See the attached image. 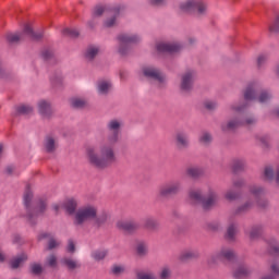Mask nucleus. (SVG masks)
Instances as JSON below:
<instances>
[{
  "label": "nucleus",
  "mask_w": 279,
  "mask_h": 279,
  "mask_svg": "<svg viewBox=\"0 0 279 279\" xmlns=\"http://www.w3.org/2000/svg\"><path fill=\"white\" fill-rule=\"evenodd\" d=\"M63 36H69L70 38H77L80 32L75 28H64L62 32Z\"/></svg>",
  "instance_id": "nucleus-34"
},
{
  "label": "nucleus",
  "mask_w": 279,
  "mask_h": 279,
  "mask_svg": "<svg viewBox=\"0 0 279 279\" xmlns=\"http://www.w3.org/2000/svg\"><path fill=\"white\" fill-rule=\"evenodd\" d=\"M232 110H235V112H241V110H243V107H232Z\"/></svg>",
  "instance_id": "nucleus-62"
},
{
  "label": "nucleus",
  "mask_w": 279,
  "mask_h": 279,
  "mask_svg": "<svg viewBox=\"0 0 279 279\" xmlns=\"http://www.w3.org/2000/svg\"><path fill=\"white\" fill-rule=\"evenodd\" d=\"M236 232H239L236 225H230L227 229L226 239L228 241H234V239H236Z\"/></svg>",
  "instance_id": "nucleus-22"
},
{
  "label": "nucleus",
  "mask_w": 279,
  "mask_h": 279,
  "mask_svg": "<svg viewBox=\"0 0 279 279\" xmlns=\"http://www.w3.org/2000/svg\"><path fill=\"white\" fill-rule=\"evenodd\" d=\"M143 73L145 77H148V80H155L156 82H159V84L165 82V74L158 71V69L146 66L143 69Z\"/></svg>",
  "instance_id": "nucleus-9"
},
{
  "label": "nucleus",
  "mask_w": 279,
  "mask_h": 279,
  "mask_svg": "<svg viewBox=\"0 0 279 279\" xmlns=\"http://www.w3.org/2000/svg\"><path fill=\"white\" fill-rule=\"evenodd\" d=\"M144 226L147 230H156V228H158V222L151 218H147Z\"/></svg>",
  "instance_id": "nucleus-36"
},
{
  "label": "nucleus",
  "mask_w": 279,
  "mask_h": 279,
  "mask_svg": "<svg viewBox=\"0 0 279 279\" xmlns=\"http://www.w3.org/2000/svg\"><path fill=\"white\" fill-rule=\"evenodd\" d=\"M269 99H271V94H269V92L264 90L259 94V97H258L259 104H265L269 101Z\"/></svg>",
  "instance_id": "nucleus-38"
},
{
  "label": "nucleus",
  "mask_w": 279,
  "mask_h": 279,
  "mask_svg": "<svg viewBox=\"0 0 279 279\" xmlns=\"http://www.w3.org/2000/svg\"><path fill=\"white\" fill-rule=\"evenodd\" d=\"M211 141L213 136L208 132L203 133L199 137V143H202V145H208Z\"/></svg>",
  "instance_id": "nucleus-37"
},
{
  "label": "nucleus",
  "mask_w": 279,
  "mask_h": 279,
  "mask_svg": "<svg viewBox=\"0 0 279 279\" xmlns=\"http://www.w3.org/2000/svg\"><path fill=\"white\" fill-rule=\"evenodd\" d=\"M44 60H49L51 56H53V52L51 50H44L41 53Z\"/></svg>",
  "instance_id": "nucleus-54"
},
{
  "label": "nucleus",
  "mask_w": 279,
  "mask_h": 279,
  "mask_svg": "<svg viewBox=\"0 0 279 279\" xmlns=\"http://www.w3.org/2000/svg\"><path fill=\"white\" fill-rule=\"evenodd\" d=\"M17 112L19 114H32V112H34V108L27 105H22L17 107Z\"/></svg>",
  "instance_id": "nucleus-35"
},
{
  "label": "nucleus",
  "mask_w": 279,
  "mask_h": 279,
  "mask_svg": "<svg viewBox=\"0 0 279 279\" xmlns=\"http://www.w3.org/2000/svg\"><path fill=\"white\" fill-rule=\"evenodd\" d=\"M57 264H58V259L56 258V255H50L48 257L49 267H56Z\"/></svg>",
  "instance_id": "nucleus-50"
},
{
  "label": "nucleus",
  "mask_w": 279,
  "mask_h": 279,
  "mask_svg": "<svg viewBox=\"0 0 279 279\" xmlns=\"http://www.w3.org/2000/svg\"><path fill=\"white\" fill-rule=\"evenodd\" d=\"M250 274H252V270L247 269V267L245 266H240L234 272L233 276L236 279H241V278H247V276H250Z\"/></svg>",
  "instance_id": "nucleus-20"
},
{
  "label": "nucleus",
  "mask_w": 279,
  "mask_h": 279,
  "mask_svg": "<svg viewBox=\"0 0 279 279\" xmlns=\"http://www.w3.org/2000/svg\"><path fill=\"white\" fill-rule=\"evenodd\" d=\"M34 194L32 193L31 186L26 185V190L24 192V206L26 208V218L31 226L36 225V219L38 216L43 215L47 210V202L40 199L37 203V207L32 208V199Z\"/></svg>",
  "instance_id": "nucleus-2"
},
{
  "label": "nucleus",
  "mask_w": 279,
  "mask_h": 279,
  "mask_svg": "<svg viewBox=\"0 0 279 279\" xmlns=\"http://www.w3.org/2000/svg\"><path fill=\"white\" fill-rule=\"evenodd\" d=\"M63 208L66 210V213H69V215H73L75 213V210H77V201H75L73 198L68 199L63 204Z\"/></svg>",
  "instance_id": "nucleus-19"
},
{
  "label": "nucleus",
  "mask_w": 279,
  "mask_h": 279,
  "mask_svg": "<svg viewBox=\"0 0 279 279\" xmlns=\"http://www.w3.org/2000/svg\"><path fill=\"white\" fill-rule=\"evenodd\" d=\"M121 128V123H119V121L117 120H112L109 122L108 124V129H109V136H117V142L119 141V129Z\"/></svg>",
  "instance_id": "nucleus-18"
},
{
  "label": "nucleus",
  "mask_w": 279,
  "mask_h": 279,
  "mask_svg": "<svg viewBox=\"0 0 279 279\" xmlns=\"http://www.w3.org/2000/svg\"><path fill=\"white\" fill-rule=\"evenodd\" d=\"M243 184V180L234 181L233 186L234 189H241V185Z\"/></svg>",
  "instance_id": "nucleus-60"
},
{
  "label": "nucleus",
  "mask_w": 279,
  "mask_h": 279,
  "mask_svg": "<svg viewBox=\"0 0 279 279\" xmlns=\"http://www.w3.org/2000/svg\"><path fill=\"white\" fill-rule=\"evenodd\" d=\"M195 80V72L189 71L182 76L181 90H191L193 88V81Z\"/></svg>",
  "instance_id": "nucleus-14"
},
{
  "label": "nucleus",
  "mask_w": 279,
  "mask_h": 279,
  "mask_svg": "<svg viewBox=\"0 0 279 279\" xmlns=\"http://www.w3.org/2000/svg\"><path fill=\"white\" fill-rule=\"evenodd\" d=\"M138 279H156L149 272H138L137 274Z\"/></svg>",
  "instance_id": "nucleus-47"
},
{
  "label": "nucleus",
  "mask_w": 279,
  "mask_h": 279,
  "mask_svg": "<svg viewBox=\"0 0 279 279\" xmlns=\"http://www.w3.org/2000/svg\"><path fill=\"white\" fill-rule=\"evenodd\" d=\"M99 53V48L89 47L85 53V58L87 60H94V58Z\"/></svg>",
  "instance_id": "nucleus-32"
},
{
  "label": "nucleus",
  "mask_w": 279,
  "mask_h": 279,
  "mask_svg": "<svg viewBox=\"0 0 279 279\" xmlns=\"http://www.w3.org/2000/svg\"><path fill=\"white\" fill-rule=\"evenodd\" d=\"M177 145L179 147H187L189 146V137L184 133L177 134Z\"/></svg>",
  "instance_id": "nucleus-27"
},
{
  "label": "nucleus",
  "mask_w": 279,
  "mask_h": 279,
  "mask_svg": "<svg viewBox=\"0 0 279 279\" xmlns=\"http://www.w3.org/2000/svg\"><path fill=\"white\" fill-rule=\"evenodd\" d=\"M45 147H46V151H48V154L56 151V140H53V137H49V136L46 137Z\"/></svg>",
  "instance_id": "nucleus-28"
},
{
  "label": "nucleus",
  "mask_w": 279,
  "mask_h": 279,
  "mask_svg": "<svg viewBox=\"0 0 279 279\" xmlns=\"http://www.w3.org/2000/svg\"><path fill=\"white\" fill-rule=\"evenodd\" d=\"M68 252H71V253L75 252V243H73V240L69 241Z\"/></svg>",
  "instance_id": "nucleus-56"
},
{
  "label": "nucleus",
  "mask_w": 279,
  "mask_h": 279,
  "mask_svg": "<svg viewBox=\"0 0 279 279\" xmlns=\"http://www.w3.org/2000/svg\"><path fill=\"white\" fill-rule=\"evenodd\" d=\"M123 271H125L124 266H113L112 267V274H114L116 276H119V274H123Z\"/></svg>",
  "instance_id": "nucleus-48"
},
{
  "label": "nucleus",
  "mask_w": 279,
  "mask_h": 279,
  "mask_svg": "<svg viewBox=\"0 0 279 279\" xmlns=\"http://www.w3.org/2000/svg\"><path fill=\"white\" fill-rule=\"evenodd\" d=\"M136 251L140 256H145V254H147V245L141 242L137 244Z\"/></svg>",
  "instance_id": "nucleus-43"
},
{
  "label": "nucleus",
  "mask_w": 279,
  "mask_h": 279,
  "mask_svg": "<svg viewBox=\"0 0 279 279\" xmlns=\"http://www.w3.org/2000/svg\"><path fill=\"white\" fill-rule=\"evenodd\" d=\"M187 175L191 178H199V175H202V171L199 168H190L187 169Z\"/></svg>",
  "instance_id": "nucleus-42"
},
{
  "label": "nucleus",
  "mask_w": 279,
  "mask_h": 279,
  "mask_svg": "<svg viewBox=\"0 0 279 279\" xmlns=\"http://www.w3.org/2000/svg\"><path fill=\"white\" fill-rule=\"evenodd\" d=\"M251 193L257 201V206L260 208H265L267 206V201L264 198L265 197V189L258 187V186H253L251 187Z\"/></svg>",
  "instance_id": "nucleus-11"
},
{
  "label": "nucleus",
  "mask_w": 279,
  "mask_h": 279,
  "mask_svg": "<svg viewBox=\"0 0 279 279\" xmlns=\"http://www.w3.org/2000/svg\"><path fill=\"white\" fill-rule=\"evenodd\" d=\"M267 62V54H259L257 58V66H263Z\"/></svg>",
  "instance_id": "nucleus-49"
},
{
  "label": "nucleus",
  "mask_w": 279,
  "mask_h": 279,
  "mask_svg": "<svg viewBox=\"0 0 279 279\" xmlns=\"http://www.w3.org/2000/svg\"><path fill=\"white\" fill-rule=\"evenodd\" d=\"M38 110L39 114L46 118L53 113V110L51 109V104L47 102L46 100H40L38 102Z\"/></svg>",
  "instance_id": "nucleus-17"
},
{
  "label": "nucleus",
  "mask_w": 279,
  "mask_h": 279,
  "mask_svg": "<svg viewBox=\"0 0 279 279\" xmlns=\"http://www.w3.org/2000/svg\"><path fill=\"white\" fill-rule=\"evenodd\" d=\"M246 234H248L250 239L252 240L258 239V236L263 234V227L260 226L252 227L250 231H246Z\"/></svg>",
  "instance_id": "nucleus-24"
},
{
  "label": "nucleus",
  "mask_w": 279,
  "mask_h": 279,
  "mask_svg": "<svg viewBox=\"0 0 279 279\" xmlns=\"http://www.w3.org/2000/svg\"><path fill=\"white\" fill-rule=\"evenodd\" d=\"M58 245H60L58 241L50 239L48 243V250H54V247H58Z\"/></svg>",
  "instance_id": "nucleus-53"
},
{
  "label": "nucleus",
  "mask_w": 279,
  "mask_h": 279,
  "mask_svg": "<svg viewBox=\"0 0 279 279\" xmlns=\"http://www.w3.org/2000/svg\"><path fill=\"white\" fill-rule=\"evenodd\" d=\"M111 86L112 85L110 84V82L101 81L100 83H98V90L101 95H106V93L110 90Z\"/></svg>",
  "instance_id": "nucleus-31"
},
{
  "label": "nucleus",
  "mask_w": 279,
  "mask_h": 279,
  "mask_svg": "<svg viewBox=\"0 0 279 279\" xmlns=\"http://www.w3.org/2000/svg\"><path fill=\"white\" fill-rule=\"evenodd\" d=\"M180 189H182V183H180V181L170 182L160 187L159 195L160 197H169V195L180 193Z\"/></svg>",
  "instance_id": "nucleus-8"
},
{
  "label": "nucleus",
  "mask_w": 279,
  "mask_h": 279,
  "mask_svg": "<svg viewBox=\"0 0 279 279\" xmlns=\"http://www.w3.org/2000/svg\"><path fill=\"white\" fill-rule=\"evenodd\" d=\"M180 49H182V46L180 44H157V51L159 53H178Z\"/></svg>",
  "instance_id": "nucleus-12"
},
{
  "label": "nucleus",
  "mask_w": 279,
  "mask_h": 279,
  "mask_svg": "<svg viewBox=\"0 0 279 279\" xmlns=\"http://www.w3.org/2000/svg\"><path fill=\"white\" fill-rule=\"evenodd\" d=\"M256 95H258V84L252 83L244 92V99L245 101H254V99H256Z\"/></svg>",
  "instance_id": "nucleus-16"
},
{
  "label": "nucleus",
  "mask_w": 279,
  "mask_h": 279,
  "mask_svg": "<svg viewBox=\"0 0 279 279\" xmlns=\"http://www.w3.org/2000/svg\"><path fill=\"white\" fill-rule=\"evenodd\" d=\"M63 265H65V267H68V269L73 270V269H77V267H80V264H77L74 259L72 258H63L62 259Z\"/></svg>",
  "instance_id": "nucleus-30"
},
{
  "label": "nucleus",
  "mask_w": 279,
  "mask_h": 279,
  "mask_svg": "<svg viewBox=\"0 0 279 279\" xmlns=\"http://www.w3.org/2000/svg\"><path fill=\"white\" fill-rule=\"evenodd\" d=\"M190 199L195 202L196 204H202L204 210H209V208H213L217 202V195L215 192H209V195L207 198L202 197V193L199 191H191L190 192Z\"/></svg>",
  "instance_id": "nucleus-5"
},
{
  "label": "nucleus",
  "mask_w": 279,
  "mask_h": 279,
  "mask_svg": "<svg viewBox=\"0 0 279 279\" xmlns=\"http://www.w3.org/2000/svg\"><path fill=\"white\" fill-rule=\"evenodd\" d=\"M117 135L108 136V138L100 144L99 154L95 150V147H88L86 150L87 158L94 167L97 169H106L117 162V153L114 151V145H117Z\"/></svg>",
  "instance_id": "nucleus-1"
},
{
  "label": "nucleus",
  "mask_w": 279,
  "mask_h": 279,
  "mask_svg": "<svg viewBox=\"0 0 279 279\" xmlns=\"http://www.w3.org/2000/svg\"><path fill=\"white\" fill-rule=\"evenodd\" d=\"M239 197V194L233 193L232 191L227 192L226 198L229 199V202H232Z\"/></svg>",
  "instance_id": "nucleus-51"
},
{
  "label": "nucleus",
  "mask_w": 279,
  "mask_h": 279,
  "mask_svg": "<svg viewBox=\"0 0 279 279\" xmlns=\"http://www.w3.org/2000/svg\"><path fill=\"white\" fill-rule=\"evenodd\" d=\"M108 256V250L106 248H101V250H96L92 253V258H94V260H104V258H106Z\"/></svg>",
  "instance_id": "nucleus-23"
},
{
  "label": "nucleus",
  "mask_w": 279,
  "mask_h": 279,
  "mask_svg": "<svg viewBox=\"0 0 279 279\" xmlns=\"http://www.w3.org/2000/svg\"><path fill=\"white\" fill-rule=\"evenodd\" d=\"M23 34L29 36L32 40H40L43 38V32H34L32 25L25 24L23 33H9L7 34L8 43H19V40H23Z\"/></svg>",
  "instance_id": "nucleus-3"
},
{
  "label": "nucleus",
  "mask_w": 279,
  "mask_h": 279,
  "mask_svg": "<svg viewBox=\"0 0 279 279\" xmlns=\"http://www.w3.org/2000/svg\"><path fill=\"white\" fill-rule=\"evenodd\" d=\"M269 32L271 34H276L279 32V13L277 14L274 24L269 26Z\"/></svg>",
  "instance_id": "nucleus-40"
},
{
  "label": "nucleus",
  "mask_w": 279,
  "mask_h": 279,
  "mask_svg": "<svg viewBox=\"0 0 279 279\" xmlns=\"http://www.w3.org/2000/svg\"><path fill=\"white\" fill-rule=\"evenodd\" d=\"M117 228H119V230H123V232L130 233L138 230V223L133 220H119L117 222Z\"/></svg>",
  "instance_id": "nucleus-15"
},
{
  "label": "nucleus",
  "mask_w": 279,
  "mask_h": 279,
  "mask_svg": "<svg viewBox=\"0 0 279 279\" xmlns=\"http://www.w3.org/2000/svg\"><path fill=\"white\" fill-rule=\"evenodd\" d=\"M250 208H252V204L251 203H246L244 206L240 207L236 210V214H241V213H245L246 210H250Z\"/></svg>",
  "instance_id": "nucleus-52"
},
{
  "label": "nucleus",
  "mask_w": 279,
  "mask_h": 279,
  "mask_svg": "<svg viewBox=\"0 0 279 279\" xmlns=\"http://www.w3.org/2000/svg\"><path fill=\"white\" fill-rule=\"evenodd\" d=\"M72 108H84L86 106V101L80 98H74L71 100Z\"/></svg>",
  "instance_id": "nucleus-39"
},
{
  "label": "nucleus",
  "mask_w": 279,
  "mask_h": 279,
  "mask_svg": "<svg viewBox=\"0 0 279 279\" xmlns=\"http://www.w3.org/2000/svg\"><path fill=\"white\" fill-rule=\"evenodd\" d=\"M47 236H49V234L43 233V234L39 235V240H40V239H47Z\"/></svg>",
  "instance_id": "nucleus-64"
},
{
  "label": "nucleus",
  "mask_w": 279,
  "mask_h": 279,
  "mask_svg": "<svg viewBox=\"0 0 279 279\" xmlns=\"http://www.w3.org/2000/svg\"><path fill=\"white\" fill-rule=\"evenodd\" d=\"M205 108H207V110H215V108H217V104L213 101H207L205 102Z\"/></svg>",
  "instance_id": "nucleus-55"
},
{
  "label": "nucleus",
  "mask_w": 279,
  "mask_h": 279,
  "mask_svg": "<svg viewBox=\"0 0 279 279\" xmlns=\"http://www.w3.org/2000/svg\"><path fill=\"white\" fill-rule=\"evenodd\" d=\"M198 256H199V253H197L196 251H186L181 254L180 260H182L183 263H186V260H191V258H197Z\"/></svg>",
  "instance_id": "nucleus-25"
},
{
  "label": "nucleus",
  "mask_w": 279,
  "mask_h": 279,
  "mask_svg": "<svg viewBox=\"0 0 279 279\" xmlns=\"http://www.w3.org/2000/svg\"><path fill=\"white\" fill-rule=\"evenodd\" d=\"M276 182L279 184V169L276 170Z\"/></svg>",
  "instance_id": "nucleus-63"
},
{
  "label": "nucleus",
  "mask_w": 279,
  "mask_h": 279,
  "mask_svg": "<svg viewBox=\"0 0 279 279\" xmlns=\"http://www.w3.org/2000/svg\"><path fill=\"white\" fill-rule=\"evenodd\" d=\"M31 269L32 274H35V276L43 274V266H40V264H33L31 266Z\"/></svg>",
  "instance_id": "nucleus-45"
},
{
  "label": "nucleus",
  "mask_w": 279,
  "mask_h": 279,
  "mask_svg": "<svg viewBox=\"0 0 279 279\" xmlns=\"http://www.w3.org/2000/svg\"><path fill=\"white\" fill-rule=\"evenodd\" d=\"M52 208H53V210H54V213H60V208H64V205H62V204H54L53 206H52Z\"/></svg>",
  "instance_id": "nucleus-58"
},
{
  "label": "nucleus",
  "mask_w": 279,
  "mask_h": 279,
  "mask_svg": "<svg viewBox=\"0 0 279 279\" xmlns=\"http://www.w3.org/2000/svg\"><path fill=\"white\" fill-rule=\"evenodd\" d=\"M160 279H168L171 278V269L169 267L161 268V271L159 274Z\"/></svg>",
  "instance_id": "nucleus-41"
},
{
  "label": "nucleus",
  "mask_w": 279,
  "mask_h": 279,
  "mask_svg": "<svg viewBox=\"0 0 279 279\" xmlns=\"http://www.w3.org/2000/svg\"><path fill=\"white\" fill-rule=\"evenodd\" d=\"M23 260H27V255L23 254L16 258H14L13 260H11V269H19V267H21V263H23Z\"/></svg>",
  "instance_id": "nucleus-29"
},
{
  "label": "nucleus",
  "mask_w": 279,
  "mask_h": 279,
  "mask_svg": "<svg viewBox=\"0 0 279 279\" xmlns=\"http://www.w3.org/2000/svg\"><path fill=\"white\" fill-rule=\"evenodd\" d=\"M271 271L275 274V276H279V265L278 264H272L271 265Z\"/></svg>",
  "instance_id": "nucleus-57"
},
{
  "label": "nucleus",
  "mask_w": 279,
  "mask_h": 279,
  "mask_svg": "<svg viewBox=\"0 0 279 279\" xmlns=\"http://www.w3.org/2000/svg\"><path fill=\"white\" fill-rule=\"evenodd\" d=\"M97 217V208L94 206H87L83 207L77 210L75 214V220L74 225L75 226H82L84 221H88V219H95Z\"/></svg>",
  "instance_id": "nucleus-7"
},
{
  "label": "nucleus",
  "mask_w": 279,
  "mask_h": 279,
  "mask_svg": "<svg viewBox=\"0 0 279 279\" xmlns=\"http://www.w3.org/2000/svg\"><path fill=\"white\" fill-rule=\"evenodd\" d=\"M232 169L234 173H239V171H243V169H245V161L241 159L234 160Z\"/></svg>",
  "instance_id": "nucleus-33"
},
{
  "label": "nucleus",
  "mask_w": 279,
  "mask_h": 279,
  "mask_svg": "<svg viewBox=\"0 0 279 279\" xmlns=\"http://www.w3.org/2000/svg\"><path fill=\"white\" fill-rule=\"evenodd\" d=\"M234 258V252L232 250L222 248L220 253L211 257L209 263H218V260H232Z\"/></svg>",
  "instance_id": "nucleus-13"
},
{
  "label": "nucleus",
  "mask_w": 279,
  "mask_h": 279,
  "mask_svg": "<svg viewBox=\"0 0 279 279\" xmlns=\"http://www.w3.org/2000/svg\"><path fill=\"white\" fill-rule=\"evenodd\" d=\"M264 177L266 180H274V169L271 167H266L264 171Z\"/></svg>",
  "instance_id": "nucleus-44"
},
{
  "label": "nucleus",
  "mask_w": 279,
  "mask_h": 279,
  "mask_svg": "<svg viewBox=\"0 0 279 279\" xmlns=\"http://www.w3.org/2000/svg\"><path fill=\"white\" fill-rule=\"evenodd\" d=\"M268 246H269V253L271 254V256H279V244L275 239L268 242Z\"/></svg>",
  "instance_id": "nucleus-26"
},
{
  "label": "nucleus",
  "mask_w": 279,
  "mask_h": 279,
  "mask_svg": "<svg viewBox=\"0 0 279 279\" xmlns=\"http://www.w3.org/2000/svg\"><path fill=\"white\" fill-rule=\"evenodd\" d=\"M150 3L153 5H162L165 3V0H150Z\"/></svg>",
  "instance_id": "nucleus-59"
},
{
  "label": "nucleus",
  "mask_w": 279,
  "mask_h": 279,
  "mask_svg": "<svg viewBox=\"0 0 279 279\" xmlns=\"http://www.w3.org/2000/svg\"><path fill=\"white\" fill-rule=\"evenodd\" d=\"M119 40V53L121 56H128V51H130V45H136L141 37L136 35L122 34L118 36Z\"/></svg>",
  "instance_id": "nucleus-6"
},
{
  "label": "nucleus",
  "mask_w": 279,
  "mask_h": 279,
  "mask_svg": "<svg viewBox=\"0 0 279 279\" xmlns=\"http://www.w3.org/2000/svg\"><path fill=\"white\" fill-rule=\"evenodd\" d=\"M12 171H14V166H9V167H7L5 172H7L9 175L12 174Z\"/></svg>",
  "instance_id": "nucleus-61"
},
{
  "label": "nucleus",
  "mask_w": 279,
  "mask_h": 279,
  "mask_svg": "<svg viewBox=\"0 0 279 279\" xmlns=\"http://www.w3.org/2000/svg\"><path fill=\"white\" fill-rule=\"evenodd\" d=\"M180 10L182 12H187V14H195L196 16H203L206 13V3L199 0H190L185 3L180 4Z\"/></svg>",
  "instance_id": "nucleus-4"
},
{
  "label": "nucleus",
  "mask_w": 279,
  "mask_h": 279,
  "mask_svg": "<svg viewBox=\"0 0 279 279\" xmlns=\"http://www.w3.org/2000/svg\"><path fill=\"white\" fill-rule=\"evenodd\" d=\"M113 16L105 22V27H114L117 23V16H119V12H121V8L111 9Z\"/></svg>",
  "instance_id": "nucleus-21"
},
{
  "label": "nucleus",
  "mask_w": 279,
  "mask_h": 279,
  "mask_svg": "<svg viewBox=\"0 0 279 279\" xmlns=\"http://www.w3.org/2000/svg\"><path fill=\"white\" fill-rule=\"evenodd\" d=\"M105 12H106V8H104L102 5H98L94 9L93 15L94 16H101V14H104Z\"/></svg>",
  "instance_id": "nucleus-46"
},
{
  "label": "nucleus",
  "mask_w": 279,
  "mask_h": 279,
  "mask_svg": "<svg viewBox=\"0 0 279 279\" xmlns=\"http://www.w3.org/2000/svg\"><path fill=\"white\" fill-rule=\"evenodd\" d=\"M254 123H256V119L254 118H248L244 122L230 121L227 124H222V131L233 132V130H236V128H241V125H254Z\"/></svg>",
  "instance_id": "nucleus-10"
}]
</instances>
